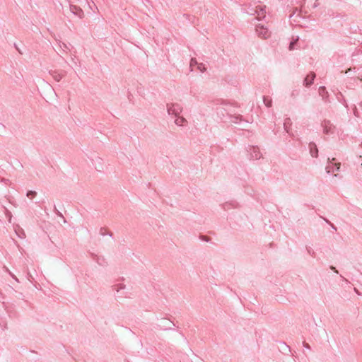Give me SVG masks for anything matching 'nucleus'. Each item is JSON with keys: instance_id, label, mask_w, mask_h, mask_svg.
<instances>
[{"instance_id": "f257e3e1", "label": "nucleus", "mask_w": 362, "mask_h": 362, "mask_svg": "<svg viewBox=\"0 0 362 362\" xmlns=\"http://www.w3.org/2000/svg\"><path fill=\"white\" fill-rule=\"evenodd\" d=\"M182 107L177 103L168 105L167 111L168 115L177 116L181 113Z\"/></svg>"}, {"instance_id": "f03ea898", "label": "nucleus", "mask_w": 362, "mask_h": 362, "mask_svg": "<svg viewBox=\"0 0 362 362\" xmlns=\"http://www.w3.org/2000/svg\"><path fill=\"white\" fill-rule=\"evenodd\" d=\"M247 151L250 153L251 159L258 160L262 157V153L257 146H250Z\"/></svg>"}, {"instance_id": "7ed1b4c3", "label": "nucleus", "mask_w": 362, "mask_h": 362, "mask_svg": "<svg viewBox=\"0 0 362 362\" xmlns=\"http://www.w3.org/2000/svg\"><path fill=\"white\" fill-rule=\"evenodd\" d=\"M323 127V132L326 134H332L334 133V127L329 120H325L322 123Z\"/></svg>"}, {"instance_id": "20e7f679", "label": "nucleus", "mask_w": 362, "mask_h": 362, "mask_svg": "<svg viewBox=\"0 0 362 362\" xmlns=\"http://www.w3.org/2000/svg\"><path fill=\"white\" fill-rule=\"evenodd\" d=\"M256 32L259 37L264 39L269 36L268 29L260 24L256 26Z\"/></svg>"}, {"instance_id": "39448f33", "label": "nucleus", "mask_w": 362, "mask_h": 362, "mask_svg": "<svg viewBox=\"0 0 362 362\" xmlns=\"http://www.w3.org/2000/svg\"><path fill=\"white\" fill-rule=\"evenodd\" d=\"M315 78V74L313 72H310L305 78L303 81V85L305 87H310L313 83V81Z\"/></svg>"}, {"instance_id": "423d86ee", "label": "nucleus", "mask_w": 362, "mask_h": 362, "mask_svg": "<svg viewBox=\"0 0 362 362\" xmlns=\"http://www.w3.org/2000/svg\"><path fill=\"white\" fill-rule=\"evenodd\" d=\"M70 11L72 13H74L75 16H77L80 18H82L83 17L84 14L83 10L76 6L71 5Z\"/></svg>"}, {"instance_id": "0eeeda50", "label": "nucleus", "mask_w": 362, "mask_h": 362, "mask_svg": "<svg viewBox=\"0 0 362 362\" xmlns=\"http://www.w3.org/2000/svg\"><path fill=\"white\" fill-rule=\"evenodd\" d=\"M309 151L312 157L317 158L318 156V149L317 148L315 143L310 142Z\"/></svg>"}, {"instance_id": "6e6552de", "label": "nucleus", "mask_w": 362, "mask_h": 362, "mask_svg": "<svg viewBox=\"0 0 362 362\" xmlns=\"http://www.w3.org/2000/svg\"><path fill=\"white\" fill-rule=\"evenodd\" d=\"M319 95L322 97L323 100H325V102L327 101L329 94L325 86H320L319 88Z\"/></svg>"}, {"instance_id": "1a4fd4ad", "label": "nucleus", "mask_w": 362, "mask_h": 362, "mask_svg": "<svg viewBox=\"0 0 362 362\" xmlns=\"http://www.w3.org/2000/svg\"><path fill=\"white\" fill-rule=\"evenodd\" d=\"M15 231L18 238L21 239L25 238V233L20 226H16V228H15Z\"/></svg>"}, {"instance_id": "9d476101", "label": "nucleus", "mask_w": 362, "mask_h": 362, "mask_svg": "<svg viewBox=\"0 0 362 362\" xmlns=\"http://www.w3.org/2000/svg\"><path fill=\"white\" fill-rule=\"evenodd\" d=\"M229 116V117L231 119V122H233V123H238V120L241 121L242 120V116L238 115H230L229 113H227Z\"/></svg>"}, {"instance_id": "9b49d317", "label": "nucleus", "mask_w": 362, "mask_h": 362, "mask_svg": "<svg viewBox=\"0 0 362 362\" xmlns=\"http://www.w3.org/2000/svg\"><path fill=\"white\" fill-rule=\"evenodd\" d=\"M175 123L177 126H183L185 123H187V120L183 117H179L175 119Z\"/></svg>"}, {"instance_id": "f8f14e48", "label": "nucleus", "mask_w": 362, "mask_h": 362, "mask_svg": "<svg viewBox=\"0 0 362 362\" xmlns=\"http://www.w3.org/2000/svg\"><path fill=\"white\" fill-rule=\"evenodd\" d=\"M291 119L290 118H286L285 119V122L284 123V129L285 131L287 132V133H289V127L291 125Z\"/></svg>"}, {"instance_id": "ddd939ff", "label": "nucleus", "mask_w": 362, "mask_h": 362, "mask_svg": "<svg viewBox=\"0 0 362 362\" xmlns=\"http://www.w3.org/2000/svg\"><path fill=\"white\" fill-rule=\"evenodd\" d=\"M59 44L60 47H61L64 51H65L66 49H67V50H70V47H71V45H70V44L67 45V44H66V43H64V42H62L61 41H59Z\"/></svg>"}, {"instance_id": "4468645a", "label": "nucleus", "mask_w": 362, "mask_h": 362, "mask_svg": "<svg viewBox=\"0 0 362 362\" xmlns=\"http://www.w3.org/2000/svg\"><path fill=\"white\" fill-rule=\"evenodd\" d=\"M263 100H264V105L267 107H270L272 106V99H269L267 97L264 96L263 97Z\"/></svg>"}, {"instance_id": "2eb2a0df", "label": "nucleus", "mask_w": 362, "mask_h": 362, "mask_svg": "<svg viewBox=\"0 0 362 362\" xmlns=\"http://www.w3.org/2000/svg\"><path fill=\"white\" fill-rule=\"evenodd\" d=\"M113 290L116 291L117 292H119L120 290L124 289L125 288V286L122 284H116L112 286Z\"/></svg>"}, {"instance_id": "dca6fc26", "label": "nucleus", "mask_w": 362, "mask_h": 362, "mask_svg": "<svg viewBox=\"0 0 362 362\" xmlns=\"http://www.w3.org/2000/svg\"><path fill=\"white\" fill-rule=\"evenodd\" d=\"M197 69L202 72V73H204V71H206V68L205 67L204 64H203L202 63H198L197 64Z\"/></svg>"}, {"instance_id": "f3484780", "label": "nucleus", "mask_w": 362, "mask_h": 362, "mask_svg": "<svg viewBox=\"0 0 362 362\" xmlns=\"http://www.w3.org/2000/svg\"><path fill=\"white\" fill-rule=\"evenodd\" d=\"M100 234L103 236L105 235H110V237L112 235V233H107L106 232V229L104 228H101L100 230Z\"/></svg>"}, {"instance_id": "a211bd4d", "label": "nucleus", "mask_w": 362, "mask_h": 362, "mask_svg": "<svg viewBox=\"0 0 362 362\" xmlns=\"http://www.w3.org/2000/svg\"><path fill=\"white\" fill-rule=\"evenodd\" d=\"M27 197L33 198L37 195V192L35 191L30 190L27 192Z\"/></svg>"}, {"instance_id": "6ab92c4d", "label": "nucleus", "mask_w": 362, "mask_h": 362, "mask_svg": "<svg viewBox=\"0 0 362 362\" xmlns=\"http://www.w3.org/2000/svg\"><path fill=\"white\" fill-rule=\"evenodd\" d=\"M334 165L333 164H330V165H328L327 167H326V171L327 173H330L332 171H334Z\"/></svg>"}, {"instance_id": "aec40b11", "label": "nucleus", "mask_w": 362, "mask_h": 362, "mask_svg": "<svg viewBox=\"0 0 362 362\" xmlns=\"http://www.w3.org/2000/svg\"><path fill=\"white\" fill-rule=\"evenodd\" d=\"M197 64H198V62H197V59L195 58H192L190 60V67L192 68L195 65L197 66Z\"/></svg>"}, {"instance_id": "412c9836", "label": "nucleus", "mask_w": 362, "mask_h": 362, "mask_svg": "<svg viewBox=\"0 0 362 362\" xmlns=\"http://www.w3.org/2000/svg\"><path fill=\"white\" fill-rule=\"evenodd\" d=\"M265 13H266L265 9L263 8H261L259 12L258 13V16H259V18H261V17L264 18L265 16V15H264Z\"/></svg>"}, {"instance_id": "4be33fe9", "label": "nucleus", "mask_w": 362, "mask_h": 362, "mask_svg": "<svg viewBox=\"0 0 362 362\" xmlns=\"http://www.w3.org/2000/svg\"><path fill=\"white\" fill-rule=\"evenodd\" d=\"M298 40V38H297L296 40H293L290 42V45H289V49H293L294 48V45L296 43L297 40Z\"/></svg>"}, {"instance_id": "5701e85b", "label": "nucleus", "mask_w": 362, "mask_h": 362, "mask_svg": "<svg viewBox=\"0 0 362 362\" xmlns=\"http://www.w3.org/2000/svg\"><path fill=\"white\" fill-rule=\"evenodd\" d=\"M230 205H232V204H230V203H225V204H223V209H224L225 210L229 209H230Z\"/></svg>"}, {"instance_id": "b1692460", "label": "nucleus", "mask_w": 362, "mask_h": 362, "mask_svg": "<svg viewBox=\"0 0 362 362\" xmlns=\"http://www.w3.org/2000/svg\"><path fill=\"white\" fill-rule=\"evenodd\" d=\"M334 165L335 166V169L334 170H337V171H339V169H340V163H335Z\"/></svg>"}, {"instance_id": "393cba45", "label": "nucleus", "mask_w": 362, "mask_h": 362, "mask_svg": "<svg viewBox=\"0 0 362 362\" xmlns=\"http://www.w3.org/2000/svg\"><path fill=\"white\" fill-rule=\"evenodd\" d=\"M9 274L11 276V277H12L13 279H15L16 281H18V278H17V277H16L13 274H12L11 272H9Z\"/></svg>"}, {"instance_id": "a878e982", "label": "nucleus", "mask_w": 362, "mask_h": 362, "mask_svg": "<svg viewBox=\"0 0 362 362\" xmlns=\"http://www.w3.org/2000/svg\"><path fill=\"white\" fill-rule=\"evenodd\" d=\"M303 346L308 349H310V346L308 344L305 343V342H303Z\"/></svg>"}, {"instance_id": "bb28decb", "label": "nucleus", "mask_w": 362, "mask_h": 362, "mask_svg": "<svg viewBox=\"0 0 362 362\" xmlns=\"http://www.w3.org/2000/svg\"><path fill=\"white\" fill-rule=\"evenodd\" d=\"M54 211L57 215L62 216V214L57 209L56 206H54Z\"/></svg>"}, {"instance_id": "cd10ccee", "label": "nucleus", "mask_w": 362, "mask_h": 362, "mask_svg": "<svg viewBox=\"0 0 362 362\" xmlns=\"http://www.w3.org/2000/svg\"><path fill=\"white\" fill-rule=\"evenodd\" d=\"M330 269H331L332 271H334V272H335V273L338 274V270H337L334 267L331 266V267H330Z\"/></svg>"}, {"instance_id": "c85d7f7f", "label": "nucleus", "mask_w": 362, "mask_h": 362, "mask_svg": "<svg viewBox=\"0 0 362 362\" xmlns=\"http://www.w3.org/2000/svg\"><path fill=\"white\" fill-rule=\"evenodd\" d=\"M1 182H4L5 184H8L10 181L8 179L2 178Z\"/></svg>"}, {"instance_id": "c756f323", "label": "nucleus", "mask_w": 362, "mask_h": 362, "mask_svg": "<svg viewBox=\"0 0 362 362\" xmlns=\"http://www.w3.org/2000/svg\"><path fill=\"white\" fill-rule=\"evenodd\" d=\"M62 78V77L59 75L57 76H55V79L57 81H59L60 79Z\"/></svg>"}, {"instance_id": "7c9ffc66", "label": "nucleus", "mask_w": 362, "mask_h": 362, "mask_svg": "<svg viewBox=\"0 0 362 362\" xmlns=\"http://www.w3.org/2000/svg\"><path fill=\"white\" fill-rule=\"evenodd\" d=\"M354 291L356 293H357L358 295H361L360 292L358 291V290L356 288H354Z\"/></svg>"}, {"instance_id": "2f4dec72", "label": "nucleus", "mask_w": 362, "mask_h": 362, "mask_svg": "<svg viewBox=\"0 0 362 362\" xmlns=\"http://www.w3.org/2000/svg\"><path fill=\"white\" fill-rule=\"evenodd\" d=\"M331 226H332V229L337 230V228L333 224H331Z\"/></svg>"}, {"instance_id": "473e14b6", "label": "nucleus", "mask_w": 362, "mask_h": 362, "mask_svg": "<svg viewBox=\"0 0 362 362\" xmlns=\"http://www.w3.org/2000/svg\"><path fill=\"white\" fill-rule=\"evenodd\" d=\"M308 252H309L312 256H313V255H314V252H312V251L308 250Z\"/></svg>"}, {"instance_id": "72a5a7b5", "label": "nucleus", "mask_w": 362, "mask_h": 362, "mask_svg": "<svg viewBox=\"0 0 362 362\" xmlns=\"http://www.w3.org/2000/svg\"><path fill=\"white\" fill-rule=\"evenodd\" d=\"M0 129H4V126L0 124Z\"/></svg>"}, {"instance_id": "f704fd0d", "label": "nucleus", "mask_w": 362, "mask_h": 362, "mask_svg": "<svg viewBox=\"0 0 362 362\" xmlns=\"http://www.w3.org/2000/svg\"><path fill=\"white\" fill-rule=\"evenodd\" d=\"M294 95H295V91H293L291 93V96H294Z\"/></svg>"}, {"instance_id": "c9c22d12", "label": "nucleus", "mask_w": 362, "mask_h": 362, "mask_svg": "<svg viewBox=\"0 0 362 362\" xmlns=\"http://www.w3.org/2000/svg\"><path fill=\"white\" fill-rule=\"evenodd\" d=\"M313 6H314V7H317V3H315Z\"/></svg>"}, {"instance_id": "e433bc0d", "label": "nucleus", "mask_w": 362, "mask_h": 362, "mask_svg": "<svg viewBox=\"0 0 362 362\" xmlns=\"http://www.w3.org/2000/svg\"><path fill=\"white\" fill-rule=\"evenodd\" d=\"M360 107L362 108V102L360 103Z\"/></svg>"}, {"instance_id": "4c0bfd02", "label": "nucleus", "mask_w": 362, "mask_h": 362, "mask_svg": "<svg viewBox=\"0 0 362 362\" xmlns=\"http://www.w3.org/2000/svg\"><path fill=\"white\" fill-rule=\"evenodd\" d=\"M361 166L362 167V163L361 164Z\"/></svg>"}]
</instances>
